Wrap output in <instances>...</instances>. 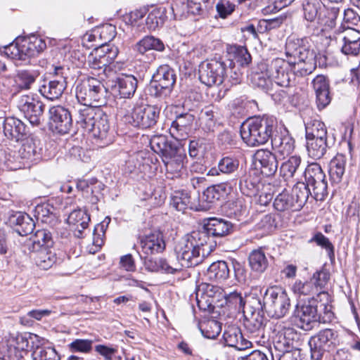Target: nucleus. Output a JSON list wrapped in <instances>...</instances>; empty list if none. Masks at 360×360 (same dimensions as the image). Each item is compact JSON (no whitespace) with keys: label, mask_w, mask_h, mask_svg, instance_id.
<instances>
[{"label":"nucleus","mask_w":360,"mask_h":360,"mask_svg":"<svg viewBox=\"0 0 360 360\" xmlns=\"http://www.w3.org/2000/svg\"><path fill=\"white\" fill-rule=\"evenodd\" d=\"M67 86V81L65 79H55L50 80L47 84H43L39 91L43 96L49 100L59 98Z\"/></svg>","instance_id":"e433bc0d"},{"label":"nucleus","mask_w":360,"mask_h":360,"mask_svg":"<svg viewBox=\"0 0 360 360\" xmlns=\"http://www.w3.org/2000/svg\"><path fill=\"white\" fill-rule=\"evenodd\" d=\"M93 341L87 339H76L70 342L68 345L70 352L89 353L92 349Z\"/></svg>","instance_id":"69168bd1"},{"label":"nucleus","mask_w":360,"mask_h":360,"mask_svg":"<svg viewBox=\"0 0 360 360\" xmlns=\"http://www.w3.org/2000/svg\"><path fill=\"white\" fill-rule=\"evenodd\" d=\"M96 34H98V37L103 41L101 44H108L116 35V28L111 24H106L102 27L95 30Z\"/></svg>","instance_id":"338daca9"},{"label":"nucleus","mask_w":360,"mask_h":360,"mask_svg":"<svg viewBox=\"0 0 360 360\" xmlns=\"http://www.w3.org/2000/svg\"><path fill=\"white\" fill-rule=\"evenodd\" d=\"M96 108L95 106L82 105L78 108L76 115V124L78 127L88 131L94 128L93 125L97 119L98 112H102V110Z\"/></svg>","instance_id":"2f4dec72"},{"label":"nucleus","mask_w":360,"mask_h":360,"mask_svg":"<svg viewBox=\"0 0 360 360\" xmlns=\"http://www.w3.org/2000/svg\"><path fill=\"white\" fill-rule=\"evenodd\" d=\"M55 208L49 203L37 205L34 209V217L41 222L47 223L48 219L53 214Z\"/></svg>","instance_id":"774afa93"},{"label":"nucleus","mask_w":360,"mask_h":360,"mask_svg":"<svg viewBox=\"0 0 360 360\" xmlns=\"http://www.w3.org/2000/svg\"><path fill=\"white\" fill-rule=\"evenodd\" d=\"M88 56L87 64L95 70L106 71L118 55V48L112 44H98Z\"/></svg>","instance_id":"2eb2a0df"},{"label":"nucleus","mask_w":360,"mask_h":360,"mask_svg":"<svg viewBox=\"0 0 360 360\" xmlns=\"http://www.w3.org/2000/svg\"><path fill=\"white\" fill-rule=\"evenodd\" d=\"M223 338L227 346L237 350H245L252 346L251 342L244 338L240 329L236 326L229 327L224 331Z\"/></svg>","instance_id":"72a5a7b5"},{"label":"nucleus","mask_w":360,"mask_h":360,"mask_svg":"<svg viewBox=\"0 0 360 360\" xmlns=\"http://www.w3.org/2000/svg\"><path fill=\"white\" fill-rule=\"evenodd\" d=\"M229 263L226 261L213 262L207 269L206 276L210 281H224L229 277Z\"/></svg>","instance_id":"58836bf2"},{"label":"nucleus","mask_w":360,"mask_h":360,"mask_svg":"<svg viewBox=\"0 0 360 360\" xmlns=\"http://www.w3.org/2000/svg\"><path fill=\"white\" fill-rule=\"evenodd\" d=\"M239 167V160L233 156H225L219 160L217 167H212L207 172L209 176H218L220 174H231Z\"/></svg>","instance_id":"4c0bfd02"},{"label":"nucleus","mask_w":360,"mask_h":360,"mask_svg":"<svg viewBox=\"0 0 360 360\" xmlns=\"http://www.w3.org/2000/svg\"><path fill=\"white\" fill-rule=\"evenodd\" d=\"M4 133L8 139L18 141L27 135V127L20 120L8 117L4 122Z\"/></svg>","instance_id":"473e14b6"},{"label":"nucleus","mask_w":360,"mask_h":360,"mask_svg":"<svg viewBox=\"0 0 360 360\" xmlns=\"http://www.w3.org/2000/svg\"><path fill=\"white\" fill-rule=\"evenodd\" d=\"M305 185L311 191V196L316 200H323L328 195V184L326 174L317 162L309 164L304 172Z\"/></svg>","instance_id":"f8f14e48"},{"label":"nucleus","mask_w":360,"mask_h":360,"mask_svg":"<svg viewBox=\"0 0 360 360\" xmlns=\"http://www.w3.org/2000/svg\"><path fill=\"white\" fill-rule=\"evenodd\" d=\"M199 79L207 86L219 85L224 82L226 63L216 59L203 61L199 66Z\"/></svg>","instance_id":"4468645a"},{"label":"nucleus","mask_w":360,"mask_h":360,"mask_svg":"<svg viewBox=\"0 0 360 360\" xmlns=\"http://www.w3.org/2000/svg\"><path fill=\"white\" fill-rule=\"evenodd\" d=\"M233 58L231 60L240 66H247L252 60V57L246 47L243 46H235L233 47Z\"/></svg>","instance_id":"680f3d73"},{"label":"nucleus","mask_w":360,"mask_h":360,"mask_svg":"<svg viewBox=\"0 0 360 360\" xmlns=\"http://www.w3.org/2000/svg\"><path fill=\"white\" fill-rule=\"evenodd\" d=\"M239 189L240 192L248 197L255 196L258 191V183L250 175H243L239 181Z\"/></svg>","instance_id":"5fc2aeb1"},{"label":"nucleus","mask_w":360,"mask_h":360,"mask_svg":"<svg viewBox=\"0 0 360 360\" xmlns=\"http://www.w3.org/2000/svg\"><path fill=\"white\" fill-rule=\"evenodd\" d=\"M294 313L297 326L305 331L312 330L319 323H330L334 319L332 305L319 301L317 297L297 304Z\"/></svg>","instance_id":"20e7f679"},{"label":"nucleus","mask_w":360,"mask_h":360,"mask_svg":"<svg viewBox=\"0 0 360 360\" xmlns=\"http://www.w3.org/2000/svg\"><path fill=\"white\" fill-rule=\"evenodd\" d=\"M274 207L278 212L297 211L290 193L286 190L276 195L274 201Z\"/></svg>","instance_id":"603ef678"},{"label":"nucleus","mask_w":360,"mask_h":360,"mask_svg":"<svg viewBox=\"0 0 360 360\" xmlns=\"http://www.w3.org/2000/svg\"><path fill=\"white\" fill-rule=\"evenodd\" d=\"M34 255V260L36 265L44 270H47L52 267L56 262V254L51 248H41L39 250H32Z\"/></svg>","instance_id":"a19ab883"},{"label":"nucleus","mask_w":360,"mask_h":360,"mask_svg":"<svg viewBox=\"0 0 360 360\" xmlns=\"http://www.w3.org/2000/svg\"><path fill=\"white\" fill-rule=\"evenodd\" d=\"M175 71L168 65L158 68L148 87V94L158 99L169 97L176 83Z\"/></svg>","instance_id":"1a4fd4ad"},{"label":"nucleus","mask_w":360,"mask_h":360,"mask_svg":"<svg viewBox=\"0 0 360 360\" xmlns=\"http://www.w3.org/2000/svg\"><path fill=\"white\" fill-rule=\"evenodd\" d=\"M160 108L146 105L135 106L129 115H125V122L134 127L148 129L155 126L160 117Z\"/></svg>","instance_id":"ddd939ff"},{"label":"nucleus","mask_w":360,"mask_h":360,"mask_svg":"<svg viewBox=\"0 0 360 360\" xmlns=\"http://www.w3.org/2000/svg\"><path fill=\"white\" fill-rule=\"evenodd\" d=\"M285 53L290 57L288 60L281 58L262 60L257 63L252 75L253 85L273 97L275 96L271 94L273 81L278 86L290 87L295 85L296 75L304 77L310 75L317 65L315 52L302 44L300 39H288Z\"/></svg>","instance_id":"f257e3e1"},{"label":"nucleus","mask_w":360,"mask_h":360,"mask_svg":"<svg viewBox=\"0 0 360 360\" xmlns=\"http://www.w3.org/2000/svg\"><path fill=\"white\" fill-rule=\"evenodd\" d=\"M309 243H315L318 246L325 249L329 257H334V246L329 239L321 232H316L309 240Z\"/></svg>","instance_id":"0e129e2a"},{"label":"nucleus","mask_w":360,"mask_h":360,"mask_svg":"<svg viewBox=\"0 0 360 360\" xmlns=\"http://www.w3.org/2000/svg\"><path fill=\"white\" fill-rule=\"evenodd\" d=\"M209 240L204 233L198 231L185 236L175 247L176 259L181 266L190 268L202 263L210 249Z\"/></svg>","instance_id":"7ed1b4c3"},{"label":"nucleus","mask_w":360,"mask_h":360,"mask_svg":"<svg viewBox=\"0 0 360 360\" xmlns=\"http://www.w3.org/2000/svg\"><path fill=\"white\" fill-rule=\"evenodd\" d=\"M340 8L338 6H326L321 10L319 24H323L333 27L335 25V20L339 15Z\"/></svg>","instance_id":"4d7b16f0"},{"label":"nucleus","mask_w":360,"mask_h":360,"mask_svg":"<svg viewBox=\"0 0 360 360\" xmlns=\"http://www.w3.org/2000/svg\"><path fill=\"white\" fill-rule=\"evenodd\" d=\"M68 223L72 226L74 236L78 238L85 237L86 230L89 227L90 215L86 210L82 209L75 210L70 212L68 218Z\"/></svg>","instance_id":"c85d7f7f"},{"label":"nucleus","mask_w":360,"mask_h":360,"mask_svg":"<svg viewBox=\"0 0 360 360\" xmlns=\"http://www.w3.org/2000/svg\"><path fill=\"white\" fill-rule=\"evenodd\" d=\"M255 164L261 173L265 176H273L278 169V161L276 155L270 150L260 149L255 155Z\"/></svg>","instance_id":"a878e982"},{"label":"nucleus","mask_w":360,"mask_h":360,"mask_svg":"<svg viewBox=\"0 0 360 360\" xmlns=\"http://www.w3.org/2000/svg\"><path fill=\"white\" fill-rule=\"evenodd\" d=\"M108 91L100 80L89 77L77 85L76 98L82 105L101 106L107 102Z\"/></svg>","instance_id":"0eeeda50"},{"label":"nucleus","mask_w":360,"mask_h":360,"mask_svg":"<svg viewBox=\"0 0 360 360\" xmlns=\"http://www.w3.org/2000/svg\"><path fill=\"white\" fill-rule=\"evenodd\" d=\"M138 80L132 75H124L117 78L113 89L118 92L121 98H131L137 89Z\"/></svg>","instance_id":"f704fd0d"},{"label":"nucleus","mask_w":360,"mask_h":360,"mask_svg":"<svg viewBox=\"0 0 360 360\" xmlns=\"http://www.w3.org/2000/svg\"><path fill=\"white\" fill-rule=\"evenodd\" d=\"M297 347L298 334L291 328L279 333L274 340V347L277 354L292 353L295 350H300Z\"/></svg>","instance_id":"4be33fe9"},{"label":"nucleus","mask_w":360,"mask_h":360,"mask_svg":"<svg viewBox=\"0 0 360 360\" xmlns=\"http://www.w3.org/2000/svg\"><path fill=\"white\" fill-rule=\"evenodd\" d=\"M150 148L161 157L167 173L179 176L186 167V150L178 141H172L164 135L154 136L150 141Z\"/></svg>","instance_id":"f03ea898"},{"label":"nucleus","mask_w":360,"mask_h":360,"mask_svg":"<svg viewBox=\"0 0 360 360\" xmlns=\"http://www.w3.org/2000/svg\"><path fill=\"white\" fill-rule=\"evenodd\" d=\"M200 330L205 338L214 339L220 334L221 326L219 322L212 319L204 322L200 326Z\"/></svg>","instance_id":"052dcab7"},{"label":"nucleus","mask_w":360,"mask_h":360,"mask_svg":"<svg viewBox=\"0 0 360 360\" xmlns=\"http://www.w3.org/2000/svg\"><path fill=\"white\" fill-rule=\"evenodd\" d=\"M133 50L139 55L147 56V52L152 50L163 52L165 50V44L159 38L146 35L133 46Z\"/></svg>","instance_id":"c9c22d12"},{"label":"nucleus","mask_w":360,"mask_h":360,"mask_svg":"<svg viewBox=\"0 0 360 360\" xmlns=\"http://www.w3.org/2000/svg\"><path fill=\"white\" fill-rule=\"evenodd\" d=\"M250 266L257 273H263L269 265L268 259L262 248L252 250L248 257Z\"/></svg>","instance_id":"de8ad7c7"},{"label":"nucleus","mask_w":360,"mask_h":360,"mask_svg":"<svg viewBox=\"0 0 360 360\" xmlns=\"http://www.w3.org/2000/svg\"><path fill=\"white\" fill-rule=\"evenodd\" d=\"M49 124L51 129L58 134H65L72 127V118L70 110L62 105L49 109Z\"/></svg>","instance_id":"a211bd4d"},{"label":"nucleus","mask_w":360,"mask_h":360,"mask_svg":"<svg viewBox=\"0 0 360 360\" xmlns=\"http://www.w3.org/2000/svg\"><path fill=\"white\" fill-rule=\"evenodd\" d=\"M312 84L316 93L317 107L319 110L323 109L331 101L329 82L325 76L320 75L313 79Z\"/></svg>","instance_id":"c756f323"},{"label":"nucleus","mask_w":360,"mask_h":360,"mask_svg":"<svg viewBox=\"0 0 360 360\" xmlns=\"http://www.w3.org/2000/svg\"><path fill=\"white\" fill-rule=\"evenodd\" d=\"M39 141L33 139H27L21 146L19 154L22 159L34 162L41 158V148L39 146Z\"/></svg>","instance_id":"79ce46f5"},{"label":"nucleus","mask_w":360,"mask_h":360,"mask_svg":"<svg viewBox=\"0 0 360 360\" xmlns=\"http://www.w3.org/2000/svg\"><path fill=\"white\" fill-rule=\"evenodd\" d=\"M170 205L176 210L184 212L187 209L195 211L207 210V206L196 203L192 200V197L186 191H176L172 194Z\"/></svg>","instance_id":"b1692460"},{"label":"nucleus","mask_w":360,"mask_h":360,"mask_svg":"<svg viewBox=\"0 0 360 360\" xmlns=\"http://www.w3.org/2000/svg\"><path fill=\"white\" fill-rule=\"evenodd\" d=\"M260 307L257 309L245 311L243 326L251 337H263L264 334L266 319L264 317Z\"/></svg>","instance_id":"412c9836"},{"label":"nucleus","mask_w":360,"mask_h":360,"mask_svg":"<svg viewBox=\"0 0 360 360\" xmlns=\"http://www.w3.org/2000/svg\"><path fill=\"white\" fill-rule=\"evenodd\" d=\"M222 296L225 299L226 305L236 312H243L245 314V300L242 297L241 293L237 291L231 292Z\"/></svg>","instance_id":"864d4df0"},{"label":"nucleus","mask_w":360,"mask_h":360,"mask_svg":"<svg viewBox=\"0 0 360 360\" xmlns=\"http://www.w3.org/2000/svg\"><path fill=\"white\" fill-rule=\"evenodd\" d=\"M197 231L204 233L209 238L210 236L224 237L229 235L233 231V224L221 218H207L203 221L202 231Z\"/></svg>","instance_id":"5701e85b"},{"label":"nucleus","mask_w":360,"mask_h":360,"mask_svg":"<svg viewBox=\"0 0 360 360\" xmlns=\"http://www.w3.org/2000/svg\"><path fill=\"white\" fill-rule=\"evenodd\" d=\"M195 116L190 112L177 114L174 120L172 122L170 133L176 139H185L191 131L195 122Z\"/></svg>","instance_id":"393cba45"},{"label":"nucleus","mask_w":360,"mask_h":360,"mask_svg":"<svg viewBox=\"0 0 360 360\" xmlns=\"http://www.w3.org/2000/svg\"><path fill=\"white\" fill-rule=\"evenodd\" d=\"M39 75L37 70H18L15 76V82L21 89H30Z\"/></svg>","instance_id":"8fccbe9b"},{"label":"nucleus","mask_w":360,"mask_h":360,"mask_svg":"<svg viewBox=\"0 0 360 360\" xmlns=\"http://www.w3.org/2000/svg\"><path fill=\"white\" fill-rule=\"evenodd\" d=\"M330 279V274L326 269L316 271L309 281L302 282L296 281L292 286V290L295 294L311 295V297H328V293L324 290Z\"/></svg>","instance_id":"9d476101"},{"label":"nucleus","mask_w":360,"mask_h":360,"mask_svg":"<svg viewBox=\"0 0 360 360\" xmlns=\"http://www.w3.org/2000/svg\"><path fill=\"white\" fill-rule=\"evenodd\" d=\"M166 19L165 8H155L148 13L146 19V25L149 30H155L158 27L162 26Z\"/></svg>","instance_id":"3c124183"},{"label":"nucleus","mask_w":360,"mask_h":360,"mask_svg":"<svg viewBox=\"0 0 360 360\" xmlns=\"http://www.w3.org/2000/svg\"><path fill=\"white\" fill-rule=\"evenodd\" d=\"M223 290L207 283H202L196 288V301L199 309L204 311H212L214 304L222 297Z\"/></svg>","instance_id":"f3484780"},{"label":"nucleus","mask_w":360,"mask_h":360,"mask_svg":"<svg viewBox=\"0 0 360 360\" xmlns=\"http://www.w3.org/2000/svg\"><path fill=\"white\" fill-rule=\"evenodd\" d=\"M257 301L261 310L264 309L269 316L276 319L284 317L291 307L290 299L287 292L276 287L266 290L263 304L259 300Z\"/></svg>","instance_id":"6e6552de"},{"label":"nucleus","mask_w":360,"mask_h":360,"mask_svg":"<svg viewBox=\"0 0 360 360\" xmlns=\"http://www.w3.org/2000/svg\"><path fill=\"white\" fill-rule=\"evenodd\" d=\"M323 4L320 0H305L302 4L304 19L310 22L316 21L319 23Z\"/></svg>","instance_id":"49530a36"},{"label":"nucleus","mask_w":360,"mask_h":360,"mask_svg":"<svg viewBox=\"0 0 360 360\" xmlns=\"http://www.w3.org/2000/svg\"><path fill=\"white\" fill-rule=\"evenodd\" d=\"M200 122L202 129L206 131H213L216 127L214 112L209 108L202 110L200 115Z\"/></svg>","instance_id":"bf43d9fd"},{"label":"nucleus","mask_w":360,"mask_h":360,"mask_svg":"<svg viewBox=\"0 0 360 360\" xmlns=\"http://www.w3.org/2000/svg\"><path fill=\"white\" fill-rule=\"evenodd\" d=\"M8 224L20 236H27L32 233L35 224L33 219L26 213L15 212L11 214Z\"/></svg>","instance_id":"cd10ccee"},{"label":"nucleus","mask_w":360,"mask_h":360,"mask_svg":"<svg viewBox=\"0 0 360 360\" xmlns=\"http://www.w3.org/2000/svg\"><path fill=\"white\" fill-rule=\"evenodd\" d=\"M53 244L52 233L48 229H39L35 232L33 236L32 250L49 249L53 247Z\"/></svg>","instance_id":"09e8293b"},{"label":"nucleus","mask_w":360,"mask_h":360,"mask_svg":"<svg viewBox=\"0 0 360 360\" xmlns=\"http://www.w3.org/2000/svg\"><path fill=\"white\" fill-rule=\"evenodd\" d=\"M306 140L328 139V131L325 124L316 119H311L305 123Z\"/></svg>","instance_id":"ea45409f"},{"label":"nucleus","mask_w":360,"mask_h":360,"mask_svg":"<svg viewBox=\"0 0 360 360\" xmlns=\"http://www.w3.org/2000/svg\"><path fill=\"white\" fill-rule=\"evenodd\" d=\"M339 342L337 330L332 328L321 330L309 342L311 360H322L326 352L334 349Z\"/></svg>","instance_id":"9b49d317"},{"label":"nucleus","mask_w":360,"mask_h":360,"mask_svg":"<svg viewBox=\"0 0 360 360\" xmlns=\"http://www.w3.org/2000/svg\"><path fill=\"white\" fill-rule=\"evenodd\" d=\"M94 121L92 129H90L95 139V143L99 147H105L113 141V135L110 131L108 116L103 110L98 112Z\"/></svg>","instance_id":"6ab92c4d"},{"label":"nucleus","mask_w":360,"mask_h":360,"mask_svg":"<svg viewBox=\"0 0 360 360\" xmlns=\"http://www.w3.org/2000/svg\"><path fill=\"white\" fill-rule=\"evenodd\" d=\"M271 141L272 148L283 158L288 156L294 150L295 140L285 129L280 132L276 130Z\"/></svg>","instance_id":"bb28decb"},{"label":"nucleus","mask_w":360,"mask_h":360,"mask_svg":"<svg viewBox=\"0 0 360 360\" xmlns=\"http://www.w3.org/2000/svg\"><path fill=\"white\" fill-rule=\"evenodd\" d=\"M46 49V41L39 36L32 34L16 39L15 42L4 47V53L13 60L26 63L30 58L38 56Z\"/></svg>","instance_id":"423d86ee"},{"label":"nucleus","mask_w":360,"mask_h":360,"mask_svg":"<svg viewBox=\"0 0 360 360\" xmlns=\"http://www.w3.org/2000/svg\"><path fill=\"white\" fill-rule=\"evenodd\" d=\"M277 129V120L273 116L264 115L249 119L240 127L243 141L250 147L266 143Z\"/></svg>","instance_id":"39448f33"},{"label":"nucleus","mask_w":360,"mask_h":360,"mask_svg":"<svg viewBox=\"0 0 360 360\" xmlns=\"http://www.w3.org/2000/svg\"><path fill=\"white\" fill-rule=\"evenodd\" d=\"M143 255L146 256L162 252L166 244L160 233H152L143 236L140 240Z\"/></svg>","instance_id":"7c9ffc66"},{"label":"nucleus","mask_w":360,"mask_h":360,"mask_svg":"<svg viewBox=\"0 0 360 360\" xmlns=\"http://www.w3.org/2000/svg\"><path fill=\"white\" fill-rule=\"evenodd\" d=\"M33 359L34 360H60V356L53 347H37L33 353Z\"/></svg>","instance_id":"e2e57ef3"},{"label":"nucleus","mask_w":360,"mask_h":360,"mask_svg":"<svg viewBox=\"0 0 360 360\" xmlns=\"http://www.w3.org/2000/svg\"><path fill=\"white\" fill-rule=\"evenodd\" d=\"M302 162L300 156L293 155L289 158L288 160L283 162L281 166V173L284 177H292Z\"/></svg>","instance_id":"13d9d810"},{"label":"nucleus","mask_w":360,"mask_h":360,"mask_svg":"<svg viewBox=\"0 0 360 360\" xmlns=\"http://www.w3.org/2000/svg\"><path fill=\"white\" fill-rule=\"evenodd\" d=\"M347 158L343 154L338 153L330 162L329 175L334 183H339L345 171Z\"/></svg>","instance_id":"a18cd8bd"},{"label":"nucleus","mask_w":360,"mask_h":360,"mask_svg":"<svg viewBox=\"0 0 360 360\" xmlns=\"http://www.w3.org/2000/svg\"><path fill=\"white\" fill-rule=\"evenodd\" d=\"M17 107L31 124L37 126L41 123L45 105L37 98L22 95L18 99Z\"/></svg>","instance_id":"dca6fc26"},{"label":"nucleus","mask_w":360,"mask_h":360,"mask_svg":"<svg viewBox=\"0 0 360 360\" xmlns=\"http://www.w3.org/2000/svg\"><path fill=\"white\" fill-rule=\"evenodd\" d=\"M306 147L308 155L315 160L322 158L331 147L328 139L306 140Z\"/></svg>","instance_id":"37998d69"},{"label":"nucleus","mask_w":360,"mask_h":360,"mask_svg":"<svg viewBox=\"0 0 360 360\" xmlns=\"http://www.w3.org/2000/svg\"><path fill=\"white\" fill-rule=\"evenodd\" d=\"M311 192L312 191L305 185L304 182H298L292 187L290 195L297 210H300L303 207L309 195L311 196Z\"/></svg>","instance_id":"c03bdc74"},{"label":"nucleus","mask_w":360,"mask_h":360,"mask_svg":"<svg viewBox=\"0 0 360 360\" xmlns=\"http://www.w3.org/2000/svg\"><path fill=\"white\" fill-rule=\"evenodd\" d=\"M352 28L360 30V16L353 9L347 8L344 11L343 22L338 31Z\"/></svg>","instance_id":"6e6d98bb"},{"label":"nucleus","mask_w":360,"mask_h":360,"mask_svg":"<svg viewBox=\"0 0 360 360\" xmlns=\"http://www.w3.org/2000/svg\"><path fill=\"white\" fill-rule=\"evenodd\" d=\"M233 183L236 184L234 179L209 186L199 196L200 202H202L201 204L207 205L209 209L210 204L225 200L232 191Z\"/></svg>","instance_id":"aec40b11"}]
</instances>
